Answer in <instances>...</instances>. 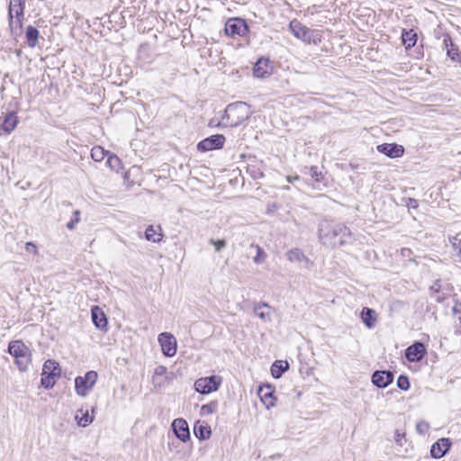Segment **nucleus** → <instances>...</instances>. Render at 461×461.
I'll return each mask as SVG.
<instances>
[{
  "instance_id": "nucleus-1",
  "label": "nucleus",
  "mask_w": 461,
  "mask_h": 461,
  "mask_svg": "<svg viewBox=\"0 0 461 461\" xmlns=\"http://www.w3.org/2000/svg\"><path fill=\"white\" fill-rule=\"evenodd\" d=\"M319 240L326 247L343 246L352 240L350 230L334 221L322 220L318 228Z\"/></svg>"
},
{
  "instance_id": "nucleus-2",
  "label": "nucleus",
  "mask_w": 461,
  "mask_h": 461,
  "mask_svg": "<svg viewBox=\"0 0 461 461\" xmlns=\"http://www.w3.org/2000/svg\"><path fill=\"white\" fill-rule=\"evenodd\" d=\"M250 106L244 102H236L227 105L222 123L229 127H237L247 121L251 115Z\"/></svg>"
},
{
  "instance_id": "nucleus-3",
  "label": "nucleus",
  "mask_w": 461,
  "mask_h": 461,
  "mask_svg": "<svg viewBox=\"0 0 461 461\" xmlns=\"http://www.w3.org/2000/svg\"><path fill=\"white\" fill-rule=\"evenodd\" d=\"M8 352L15 358V363L20 371L27 370L31 363L32 353L22 340L11 341L8 345Z\"/></svg>"
},
{
  "instance_id": "nucleus-4",
  "label": "nucleus",
  "mask_w": 461,
  "mask_h": 461,
  "mask_svg": "<svg viewBox=\"0 0 461 461\" xmlns=\"http://www.w3.org/2000/svg\"><path fill=\"white\" fill-rule=\"evenodd\" d=\"M98 375L95 371H88L84 376L75 379V389L78 395L86 396L96 383Z\"/></svg>"
},
{
  "instance_id": "nucleus-5",
  "label": "nucleus",
  "mask_w": 461,
  "mask_h": 461,
  "mask_svg": "<svg viewBox=\"0 0 461 461\" xmlns=\"http://www.w3.org/2000/svg\"><path fill=\"white\" fill-rule=\"evenodd\" d=\"M221 378L217 375L201 377L194 382V389L202 394H208L219 389Z\"/></svg>"
},
{
  "instance_id": "nucleus-6",
  "label": "nucleus",
  "mask_w": 461,
  "mask_h": 461,
  "mask_svg": "<svg viewBox=\"0 0 461 461\" xmlns=\"http://www.w3.org/2000/svg\"><path fill=\"white\" fill-rule=\"evenodd\" d=\"M289 29L295 38L306 43L316 42L314 32L303 25L299 21L295 19L291 21Z\"/></svg>"
},
{
  "instance_id": "nucleus-7",
  "label": "nucleus",
  "mask_w": 461,
  "mask_h": 461,
  "mask_svg": "<svg viewBox=\"0 0 461 461\" xmlns=\"http://www.w3.org/2000/svg\"><path fill=\"white\" fill-rule=\"evenodd\" d=\"M249 32V26L244 19L230 18L225 24V32L230 37H242Z\"/></svg>"
},
{
  "instance_id": "nucleus-8",
  "label": "nucleus",
  "mask_w": 461,
  "mask_h": 461,
  "mask_svg": "<svg viewBox=\"0 0 461 461\" xmlns=\"http://www.w3.org/2000/svg\"><path fill=\"white\" fill-rule=\"evenodd\" d=\"M225 142V137L222 134L212 135L203 139L197 144V149L202 152L221 149Z\"/></svg>"
},
{
  "instance_id": "nucleus-9",
  "label": "nucleus",
  "mask_w": 461,
  "mask_h": 461,
  "mask_svg": "<svg viewBox=\"0 0 461 461\" xmlns=\"http://www.w3.org/2000/svg\"><path fill=\"white\" fill-rule=\"evenodd\" d=\"M158 342L161 346L162 352L167 357H173L176 353V340L175 337L168 333L163 332L158 335Z\"/></svg>"
},
{
  "instance_id": "nucleus-10",
  "label": "nucleus",
  "mask_w": 461,
  "mask_h": 461,
  "mask_svg": "<svg viewBox=\"0 0 461 461\" xmlns=\"http://www.w3.org/2000/svg\"><path fill=\"white\" fill-rule=\"evenodd\" d=\"M25 2H14L11 1L9 5V12H8V20H9V26L11 29H13V26L14 24V14H15L16 16V23L19 26H21L22 19L23 18V9H24Z\"/></svg>"
},
{
  "instance_id": "nucleus-11",
  "label": "nucleus",
  "mask_w": 461,
  "mask_h": 461,
  "mask_svg": "<svg viewBox=\"0 0 461 461\" xmlns=\"http://www.w3.org/2000/svg\"><path fill=\"white\" fill-rule=\"evenodd\" d=\"M378 152L386 155L391 158H400L404 153V148L396 143H383L376 147Z\"/></svg>"
},
{
  "instance_id": "nucleus-12",
  "label": "nucleus",
  "mask_w": 461,
  "mask_h": 461,
  "mask_svg": "<svg viewBox=\"0 0 461 461\" xmlns=\"http://www.w3.org/2000/svg\"><path fill=\"white\" fill-rule=\"evenodd\" d=\"M172 429L176 437L183 442L190 438V431L187 422L181 418L174 420Z\"/></svg>"
},
{
  "instance_id": "nucleus-13",
  "label": "nucleus",
  "mask_w": 461,
  "mask_h": 461,
  "mask_svg": "<svg viewBox=\"0 0 461 461\" xmlns=\"http://www.w3.org/2000/svg\"><path fill=\"white\" fill-rule=\"evenodd\" d=\"M450 447V439L447 438H441L431 446L430 455L436 459L441 458L448 452Z\"/></svg>"
},
{
  "instance_id": "nucleus-14",
  "label": "nucleus",
  "mask_w": 461,
  "mask_h": 461,
  "mask_svg": "<svg viewBox=\"0 0 461 461\" xmlns=\"http://www.w3.org/2000/svg\"><path fill=\"white\" fill-rule=\"evenodd\" d=\"M393 381V373L382 370L375 371L372 375V383L378 388H385Z\"/></svg>"
},
{
  "instance_id": "nucleus-15",
  "label": "nucleus",
  "mask_w": 461,
  "mask_h": 461,
  "mask_svg": "<svg viewBox=\"0 0 461 461\" xmlns=\"http://www.w3.org/2000/svg\"><path fill=\"white\" fill-rule=\"evenodd\" d=\"M273 66L268 59H259L253 68V73L256 77H266L272 73Z\"/></svg>"
},
{
  "instance_id": "nucleus-16",
  "label": "nucleus",
  "mask_w": 461,
  "mask_h": 461,
  "mask_svg": "<svg viewBox=\"0 0 461 461\" xmlns=\"http://www.w3.org/2000/svg\"><path fill=\"white\" fill-rule=\"evenodd\" d=\"M425 354V347L420 342H416L408 347L405 351V357L410 362L420 361Z\"/></svg>"
},
{
  "instance_id": "nucleus-17",
  "label": "nucleus",
  "mask_w": 461,
  "mask_h": 461,
  "mask_svg": "<svg viewBox=\"0 0 461 461\" xmlns=\"http://www.w3.org/2000/svg\"><path fill=\"white\" fill-rule=\"evenodd\" d=\"M286 258L290 262H303L306 268L313 266V262L298 248L288 250L286 252Z\"/></svg>"
},
{
  "instance_id": "nucleus-18",
  "label": "nucleus",
  "mask_w": 461,
  "mask_h": 461,
  "mask_svg": "<svg viewBox=\"0 0 461 461\" xmlns=\"http://www.w3.org/2000/svg\"><path fill=\"white\" fill-rule=\"evenodd\" d=\"M92 321L95 326L99 330H106L107 329V319L104 312L98 307L94 306L91 310Z\"/></svg>"
},
{
  "instance_id": "nucleus-19",
  "label": "nucleus",
  "mask_w": 461,
  "mask_h": 461,
  "mask_svg": "<svg viewBox=\"0 0 461 461\" xmlns=\"http://www.w3.org/2000/svg\"><path fill=\"white\" fill-rule=\"evenodd\" d=\"M443 43L447 49V55L453 60L459 62L461 61V54L458 48L453 44L452 40L449 36H446L443 40Z\"/></svg>"
},
{
  "instance_id": "nucleus-20",
  "label": "nucleus",
  "mask_w": 461,
  "mask_h": 461,
  "mask_svg": "<svg viewBox=\"0 0 461 461\" xmlns=\"http://www.w3.org/2000/svg\"><path fill=\"white\" fill-rule=\"evenodd\" d=\"M167 367L158 366L154 370L152 384L155 387H161L167 382Z\"/></svg>"
},
{
  "instance_id": "nucleus-21",
  "label": "nucleus",
  "mask_w": 461,
  "mask_h": 461,
  "mask_svg": "<svg viewBox=\"0 0 461 461\" xmlns=\"http://www.w3.org/2000/svg\"><path fill=\"white\" fill-rule=\"evenodd\" d=\"M194 433L197 438L204 440L210 438L212 430L205 422L197 421L194 426Z\"/></svg>"
},
{
  "instance_id": "nucleus-22",
  "label": "nucleus",
  "mask_w": 461,
  "mask_h": 461,
  "mask_svg": "<svg viewBox=\"0 0 461 461\" xmlns=\"http://www.w3.org/2000/svg\"><path fill=\"white\" fill-rule=\"evenodd\" d=\"M361 319L364 324L368 328L372 329L376 322V314L373 309L364 307L361 312Z\"/></svg>"
},
{
  "instance_id": "nucleus-23",
  "label": "nucleus",
  "mask_w": 461,
  "mask_h": 461,
  "mask_svg": "<svg viewBox=\"0 0 461 461\" xmlns=\"http://www.w3.org/2000/svg\"><path fill=\"white\" fill-rule=\"evenodd\" d=\"M75 419L79 427H86L91 424L94 420V417L88 413V409L84 410L83 408L77 411Z\"/></svg>"
},
{
  "instance_id": "nucleus-24",
  "label": "nucleus",
  "mask_w": 461,
  "mask_h": 461,
  "mask_svg": "<svg viewBox=\"0 0 461 461\" xmlns=\"http://www.w3.org/2000/svg\"><path fill=\"white\" fill-rule=\"evenodd\" d=\"M18 122L17 117L14 113H7L2 123V130L7 133H11L16 127Z\"/></svg>"
},
{
  "instance_id": "nucleus-25",
  "label": "nucleus",
  "mask_w": 461,
  "mask_h": 461,
  "mask_svg": "<svg viewBox=\"0 0 461 461\" xmlns=\"http://www.w3.org/2000/svg\"><path fill=\"white\" fill-rule=\"evenodd\" d=\"M60 372H61V370H60L59 363L54 360L49 359V360L45 361L41 373L50 375L52 374H55V375H57V378H59L60 376Z\"/></svg>"
},
{
  "instance_id": "nucleus-26",
  "label": "nucleus",
  "mask_w": 461,
  "mask_h": 461,
  "mask_svg": "<svg viewBox=\"0 0 461 461\" xmlns=\"http://www.w3.org/2000/svg\"><path fill=\"white\" fill-rule=\"evenodd\" d=\"M289 368L286 361H275L271 366V375L274 378H280L282 375Z\"/></svg>"
},
{
  "instance_id": "nucleus-27",
  "label": "nucleus",
  "mask_w": 461,
  "mask_h": 461,
  "mask_svg": "<svg viewBox=\"0 0 461 461\" xmlns=\"http://www.w3.org/2000/svg\"><path fill=\"white\" fill-rule=\"evenodd\" d=\"M402 40L406 49H411L417 42V33L414 32L413 30H403L402 33Z\"/></svg>"
},
{
  "instance_id": "nucleus-28",
  "label": "nucleus",
  "mask_w": 461,
  "mask_h": 461,
  "mask_svg": "<svg viewBox=\"0 0 461 461\" xmlns=\"http://www.w3.org/2000/svg\"><path fill=\"white\" fill-rule=\"evenodd\" d=\"M25 35H26L28 45L31 48H34L38 44L39 31L35 27L29 25L26 28Z\"/></svg>"
},
{
  "instance_id": "nucleus-29",
  "label": "nucleus",
  "mask_w": 461,
  "mask_h": 461,
  "mask_svg": "<svg viewBox=\"0 0 461 461\" xmlns=\"http://www.w3.org/2000/svg\"><path fill=\"white\" fill-rule=\"evenodd\" d=\"M263 308L270 309V306L267 303H259L256 304L254 307L255 314L263 321H271L269 312L262 311Z\"/></svg>"
},
{
  "instance_id": "nucleus-30",
  "label": "nucleus",
  "mask_w": 461,
  "mask_h": 461,
  "mask_svg": "<svg viewBox=\"0 0 461 461\" xmlns=\"http://www.w3.org/2000/svg\"><path fill=\"white\" fill-rule=\"evenodd\" d=\"M162 234L158 232L153 225H149L145 230V238L149 241L158 242L161 240Z\"/></svg>"
},
{
  "instance_id": "nucleus-31",
  "label": "nucleus",
  "mask_w": 461,
  "mask_h": 461,
  "mask_svg": "<svg viewBox=\"0 0 461 461\" xmlns=\"http://www.w3.org/2000/svg\"><path fill=\"white\" fill-rule=\"evenodd\" d=\"M57 375H46L41 373V384L45 389L52 388L56 384Z\"/></svg>"
},
{
  "instance_id": "nucleus-32",
  "label": "nucleus",
  "mask_w": 461,
  "mask_h": 461,
  "mask_svg": "<svg viewBox=\"0 0 461 461\" xmlns=\"http://www.w3.org/2000/svg\"><path fill=\"white\" fill-rule=\"evenodd\" d=\"M106 163L111 169L116 172H118L122 168L121 159L114 154H110L108 156Z\"/></svg>"
},
{
  "instance_id": "nucleus-33",
  "label": "nucleus",
  "mask_w": 461,
  "mask_h": 461,
  "mask_svg": "<svg viewBox=\"0 0 461 461\" xmlns=\"http://www.w3.org/2000/svg\"><path fill=\"white\" fill-rule=\"evenodd\" d=\"M105 150L100 146H95L91 149V157L95 161H102L105 158Z\"/></svg>"
},
{
  "instance_id": "nucleus-34",
  "label": "nucleus",
  "mask_w": 461,
  "mask_h": 461,
  "mask_svg": "<svg viewBox=\"0 0 461 461\" xmlns=\"http://www.w3.org/2000/svg\"><path fill=\"white\" fill-rule=\"evenodd\" d=\"M218 409V402L216 401H212L207 404H203L201 408L202 414L209 415L216 412Z\"/></svg>"
},
{
  "instance_id": "nucleus-35",
  "label": "nucleus",
  "mask_w": 461,
  "mask_h": 461,
  "mask_svg": "<svg viewBox=\"0 0 461 461\" xmlns=\"http://www.w3.org/2000/svg\"><path fill=\"white\" fill-rule=\"evenodd\" d=\"M251 247H254V244H252ZM255 248L257 250V255H256V257H254L253 261L256 264H261L266 260L267 255L264 251V249L261 247H259L258 245H255Z\"/></svg>"
},
{
  "instance_id": "nucleus-36",
  "label": "nucleus",
  "mask_w": 461,
  "mask_h": 461,
  "mask_svg": "<svg viewBox=\"0 0 461 461\" xmlns=\"http://www.w3.org/2000/svg\"><path fill=\"white\" fill-rule=\"evenodd\" d=\"M397 386L403 391L410 388L409 378L406 375H401L397 379Z\"/></svg>"
},
{
  "instance_id": "nucleus-37",
  "label": "nucleus",
  "mask_w": 461,
  "mask_h": 461,
  "mask_svg": "<svg viewBox=\"0 0 461 461\" xmlns=\"http://www.w3.org/2000/svg\"><path fill=\"white\" fill-rule=\"evenodd\" d=\"M309 174L316 182H320L322 179V173L319 171L318 167L316 166L310 167Z\"/></svg>"
},
{
  "instance_id": "nucleus-38",
  "label": "nucleus",
  "mask_w": 461,
  "mask_h": 461,
  "mask_svg": "<svg viewBox=\"0 0 461 461\" xmlns=\"http://www.w3.org/2000/svg\"><path fill=\"white\" fill-rule=\"evenodd\" d=\"M258 394L262 400H267L268 398H272L273 391H271V387L267 385L265 388L260 387L258 390Z\"/></svg>"
},
{
  "instance_id": "nucleus-39",
  "label": "nucleus",
  "mask_w": 461,
  "mask_h": 461,
  "mask_svg": "<svg viewBox=\"0 0 461 461\" xmlns=\"http://www.w3.org/2000/svg\"><path fill=\"white\" fill-rule=\"evenodd\" d=\"M429 424L424 420H420L416 424V430L420 435H425L429 431Z\"/></svg>"
},
{
  "instance_id": "nucleus-40",
  "label": "nucleus",
  "mask_w": 461,
  "mask_h": 461,
  "mask_svg": "<svg viewBox=\"0 0 461 461\" xmlns=\"http://www.w3.org/2000/svg\"><path fill=\"white\" fill-rule=\"evenodd\" d=\"M209 242L214 246L216 251H221L223 248L226 247V241L224 240H215L211 239Z\"/></svg>"
},
{
  "instance_id": "nucleus-41",
  "label": "nucleus",
  "mask_w": 461,
  "mask_h": 461,
  "mask_svg": "<svg viewBox=\"0 0 461 461\" xmlns=\"http://www.w3.org/2000/svg\"><path fill=\"white\" fill-rule=\"evenodd\" d=\"M394 440L399 446H402V440H405V433L397 429L394 435Z\"/></svg>"
},
{
  "instance_id": "nucleus-42",
  "label": "nucleus",
  "mask_w": 461,
  "mask_h": 461,
  "mask_svg": "<svg viewBox=\"0 0 461 461\" xmlns=\"http://www.w3.org/2000/svg\"><path fill=\"white\" fill-rule=\"evenodd\" d=\"M74 214H75V218L72 219L70 221H68L67 223V228L69 229V230H73L74 227H75V224L77 223L79 221V220H80V218H79V214H80L79 211H76L74 212Z\"/></svg>"
},
{
  "instance_id": "nucleus-43",
  "label": "nucleus",
  "mask_w": 461,
  "mask_h": 461,
  "mask_svg": "<svg viewBox=\"0 0 461 461\" xmlns=\"http://www.w3.org/2000/svg\"><path fill=\"white\" fill-rule=\"evenodd\" d=\"M454 249L456 251V256L459 258V261L461 262V240L455 239V241L452 244Z\"/></svg>"
},
{
  "instance_id": "nucleus-44",
  "label": "nucleus",
  "mask_w": 461,
  "mask_h": 461,
  "mask_svg": "<svg viewBox=\"0 0 461 461\" xmlns=\"http://www.w3.org/2000/svg\"><path fill=\"white\" fill-rule=\"evenodd\" d=\"M32 248H33L34 251L36 252V245L33 242L29 241L25 244V249L27 251H29L30 249H32Z\"/></svg>"
},
{
  "instance_id": "nucleus-45",
  "label": "nucleus",
  "mask_w": 461,
  "mask_h": 461,
  "mask_svg": "<svg viewBox=\"0 0 461 461\" xmlns=\"http://www.w3.org/2000/svg\"><path fill=\"white\" fill-rule=\"evenodd\" d=\"M409 205H410L411 207H412V208H417V207H418V202H417V200L412 199V198H410Z\"/></svg>"
},
{
  "instance_id": "nucleus-46",
  "label": "nucleus",
  "mask_w": 461,
  "mask_h": 461,
  "mask_svg": "<svg viewBox=\"0 0 461 461\" xmlns=\"http://www.w3.org/2000/svg\"><path fill=\"white\" fill-rule=\"evenodd\" d=\"M286 179H287V181H288L289 183H293L294 180H298V179H299V176H287V178H286Z\"/></svg>"
},
{
  "instance_id": "nucleus-47",
  "label": "nucleus",
  "mask_w": 461,
  "mask_h": 461,
  "mask_svg": "<svg viewBox=\"0 0 461 461\" xmlns=\"http://www.w3.org/2000/svg\"><path fill=\"white\" fill-rule=\"evenodd\" d=\"M459 320H460V322H461V317L459 318Z\"/></svg>"
}]
</instances>
